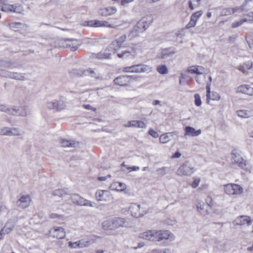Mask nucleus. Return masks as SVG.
I'll list each match as a JSON object with an SVG mask.
<instances>
[{
  "mask_svg": "<svg viewBox=\"0 0 253 253\" xmlns=\"http://www.w3.org/2000/svg\"><path fill=\"white\" fill-rule=\"evenodd\" d=\"M148 133L154 138H157L159 137L158 133L152 128H150L149 130Z\"/></svg>",
  "mask_w": 253,
  "mask_h": 253,
  "instance_id": "864d4df0",
  "label": "nucleus"
},
{
  "mask_svg": "<svg viewBox=\"0 0 253 253\" xmlns=\"http://www.w3.org/2000/svg\"><path fill=\"white\" fill-rule=\"evenodd\" d=\"M137 48L132 46L127 49L123 51L120 53L117 54V56L120 58H134L137 55Z\"/></svg>",
  "mask_w": 253,
  "mask_h": 253,
  "instance_id": "0eeeda50",
  "label": "nucleus"
},
{
  "mask_svg": "<svg viewBox=\"0 0 253 253\" xmlns=\"http://www.w3.org/2000/svg\"><path fill=\"white\" fill-rule=\"evenodd\" d=\"M231 155L234 164H236L245 171H250V167L248 165L247 161L244 160L236 150H232Z\"/></svg>",
  "mask_w": 253,
  "mask_h": 253,
  "instance_id": "20e7f679",
  "label": "nucleus"
},
{
  "mask_svg": "<svg viewBox=\"0 0 253 253\" xmlns=\"http://www.w3.org/2000/svg\"><path fill=\"white\" fill-rule=\"evenodd\" d=\"M207 99L212 100H218L220 99V95L216 92H211L209 97H207Z\"/></svg>",
  "mask_w": 253,
  "mask_h": 253,
  "instance_id": "c9c22d12",
  "label": "nucleus"
},
{
  "mask_svg": "<svg viewBox=\"0 0 253 253\" xmlns=\"http://www.w3.org/2000/svg\"><path fill=\"white\" fill-rule=\"evenodd\" d=\"M138 78L137 76H120L116 77L113 81L114 84L120 86L128 85L134 80Z\"/></svg>",
  "mask_w": 253,
  "mask_h": 253,
  "instance_id": "39448f33",
  "label": "nucleus"
},
{
  "mask_svg": "<svg viewBox=\"0 0 253 253\" xmlns=\"http://www.w3.org/2000/svg\"><path fill=\"white\" fill-rule=\"evenodd\" d=\"M203 14V11L202 10L197 11L194 13H193L191 16V18L193 19L195 21L197 22V20L201 17V16Z\"/></svg>",
  "mask_w": 253,
  "mask_h": 253,
  "instance_id": "58836bf2",
  "label": "nucleus"
},
{
  "mask_svg": "<svg viewBox=\"0 0 253 253\" xmlns=\"http://www.w3.org/2000/svg\"><path fill=\"white\" fill-rule=\"evenodd\" d=\"M10 66V62L2 59H0V67H9Z\"/></svg>",
  "mask_w": 253,
  "mask_h": 253,
  "instance_id": "a18cd8bd",
  "label": "nucleus"
},
{
  "mask_svg": "<svg viewBox=\"0 0 253 253\" xmlns=\"http://www.w3.org/2000/svg\"><path fill=\"white\" fill-rule=\"evenodd\" d=\"M46 107L49 110L53 109L57 111H60L65 108L66 105L62 101L55 100L53 102H47Z\"/></svg>",
  "mask_w": 253,
  "mask_h": 253,
  "instance_id": "6e6552de",
  "label": "nucleus"
},
{
  "mask_svg": "<svg viewBox=\"0 0 253 253\" xmlns=\"http://www.w3.org/2000/svg\"><path fill=\"white\" fill-rule=\"evenodd\" d=\"M70 199L74 204L79 206L82 205V202L84 201V198L78 194H72L70 196Z\"/></svg>",
  "mask_w": 253,
  "mask_h": 253,
  "instance_id": "412c9836",
  "label": "nucleus"
},
{
  "mask_svg": "<svg viewBox=\"0 0 253 253\" xmlns=\"http://www.w3.org/2000/svg\"><path fill=\"white\" fill-rule=\"evenodd\" d=\"M238 225H244L247 223L248 225L252 224V221L249 216L242 215L236 218L235 220Z\"/></svg>",
  "mask_w": 253,
  "mask_h": 253,
  "instance_id": "6ab92c4d",
  "label": "nucleus"
},
{
  "mask_svg": "<svg viewBox=\"0 0 253 253\" xmlns=\"http://www.w3.org/2000/svg\"><path fill=\"white\" fill-rule=\"evenodd\" d=\"M10 115L25 116L27 115L26 108L24 107L13 106L11 108Z\"/></svg>",
  "mask_w": 253,
  "mask_h": 253,
  "instance_id": "4468645a",
  "label": "nucleus"
},
{
  "mask_svg": "<svg viewBox=\"0 0 253 253\" xmlns=\"http://www.w3.org/2000/svg\"><path fill=\"white\" fill-rule=\"evenodd\" d=\"M16 128H13L11 129H9L8 128H5L4 129H2L1 130V134L2 135H15V133H13V131H16Z\"/></svg>",
  "mask_w": 253,
  "mask_h": 253,
  "instance_id": "2f4dec72",
  "label": "nucleus"
},
{
  "mask_svg": "<svg viewBox=\"0 0 253 253\" xmlns=\"http://www.w3.org/2000/svg\"><path fill=\"white\" fill-rule=\"evenodd\" d=\"M118 184V187H116V188H118L116 189L117 191H123L126 188V185L123 183L116 182L115 184Z\"/></svg>",
  "mask_w": 253,
  "mask_h": 253,
  "instance_id": "603ef678",
  "label": "nucleus"
},
{
  "mask_svg": "<svg viewBox=\"0 0 253 253\" xmlns=\"http://www.w3.org/2000/svg\"><path fill=\"white\" fill-rule=\"evenodd\" d=\"M193 69H188V72L192 74H202L204 72V68L201 66H193Z\"/></svg>",
  "mask_w": 253,
  "mask_h": 253,
  "instance_id": "5701e85b",
  "label": "nucleus"
},
{
  "mask_svg": "<svg viewBox=\"0 0 253 253\" xmlns=\"http://www.w3.org/2000/svg\"><path fill=\"white\" fill-rule=\"evenodd\" d=\"M16 6L12 4H4L1 7V10L4 12H15Z\"/></svg>",
  "mask_w": 253,
  "mask_h": 253,
  "instance_id": "a878e982",
  "label": "nucleus"
},
{
  "mask_svg": "<svg viewBox=\"0 0 253 253\" xmlns=\"http://www.w3.org/2000/svg\"><path fill=\"white\" fill-rule=\"evenodd\" d=\"M153 20L151 15H147L143 17L133 27L132 33L136 34L144 32L149 27Z\"/></svg>",
  "mask_w": 253,
  "mask_h": 253,
  "instance_id": "7ed1b4c3",
  "label": "nucleus"
},
{
  "mask_svg": "<svg viewBox=\"0 0 253 253\" xmlns=\"http://www.w3.org/2000/svg\"><path fill=\"white\" fill-rule=\"evenodd\" d=\"M232 9L231 8L227 7L222 9L220 13L221 16H228L231 14Z\"/></svg>",
  "mask_w": 253,
  "mask_h": 253,
  "instance_id": "f704fd0d",
  "label": "nucleus"
},
{
  "mask_svg": "<svg viewBox=\"0 0 253 253\" xmlns=\"http://www.w3.org/2000/svg\"><path fill=\"white\" fill-rule=\"evenodd\" d=\"M22 25V23L20 22H13L10 24V27L11 28L14 29H18L20 28V26Z\"/></svg>",
  "mask_w": 253,
  "mask_h": 253,
  "instance_id": "6e6d98bb",
  "label": "nucleus"
},
{
  "mask_svg": "<svg viewBox=\"0 0 253 253\" xmlns=\"http://www.w3.org/2000/svg\"><path fill=\"white\" fill-rule=\"evenodd\" d=\"M108 192L106 190H98L95 193V197L97 201H101L105 200L104 198V194Z\"/></svg>",
  "mask_w": 253,
  "mask_h": 253,
  "instance_id": "393cba45",
  "label": "nucleus"
},
{
  "mask_svg": "<svg viewBox=\"0 0 253 253\" xmlns=\"http://www.w3.org/2000/svg\"><path fill=\"white\" fill-rule=\"evenodd\" d=\"M12 229V227L11 226L6 225L1 229V232L4 231L5 233L7 234L10 233Z\"/></svg>",
  "mask_w": 253,
  "mask_h": 253,
  "instance_id": "3c124183",
  "label": "nucleus"
},
{
  "mask_svg": "<svg viewBox=\"0 0 253 253\" xmlns=\"http://www.w3.org/2000/svg\"><path fill=\"white\" fill-rule=\"evenodd\" d=\"M51 236L57 239H63L66 235L65 231L61 227H54L49 230Z\"/></svg>",
  "mask_w": 253,
  "mask_h": 253,
  "instance_id": "9d476101",
  "label": "nucleus"
},
{
  "mask_svg": "<svg viewBox=\"0 0 253 253\" xmlns=\"http://www.w3.org/2000/svg\"><path fill=\"white\" fill-rule=\"evenodd\" d=\"M61 146L63 147L75 148L79 146V143L74 140H66L61 139L60 141Z\"/></svg>",
  "mask_w": 253,
  "mask_h": 253,
  "instance_id": "2eb2a0df",
  "label": "nucleus"
},
{
  "mask_svg": "<svg viewBox=\"0 0 253 253\" xmlns=\"http://www.w3.org/2000/svg\"><path fill=\"white\" fill-rule=\"evenodd\" d=\"M193 168L190 167L187 163H185L177 169L176 174L179 176H188L193 173Z\"/></svg>",
  "mask_w": 253,
  "mask_h": 253,
  "instance_id": "1a4fd4ad",
  "label": "nucleus"
},
{
  "mask_svg": "<svg viewBox=\"0 0 253 253\" xmlns=\"http://www.w3.org/2000/svg\"><path fill=\"white\" fill-rule=\"evenodd\" d=\"M14 72H5V77L13 79Z\"/></svg>",
  "mask_w": 253,
  "mask_h": 253,
  "instance_id": "680f3d73",
  "label": "nucleus"
},
{
  "mask_svg": "<svg viewBox=\"0 0 253 253\" xmlns=\"http://www.w3.org/2000/svg\"><path fill=\"white\" fill-rule=\"evenodd\" d=\"M126 219L121 217H114L104 220L102 223L104 230L114 231L119 228L125 227Z\"/></svg>",
  "mask_w": 253,
  "mask_h": 253,
  "instance_id": "f03ea898",
  "label": "nucleus"
},
{
  "mask_svg": "<svg viewBox=\"0 0 253 253\" xmlns=\"http://www.w3.org/2000/svg\"><path fill=\"white\" fill-rule=\"evenodd\" d=\"M72 72L74 74H77L80 76H90L91 77L94 78L96 80H102L103 78L102 76L96 72H95L91 68H88L82 72H78L77 70H73Z\"/></svg>",
  "mask_w": 253,
  "mask_h": 253,
  "instance_id": "423d86ee",
  "label": "nucleus"
},
{
  "mask_svg": "<svg viewBox=\"0 0 253 253\" xmlns=\"http://www.w3.org/2000/svg\"><path fill=\"white\" fill-rule=\"evenodd\" d=\"M94 21L95 20H90V21H85V23L86 24L85 25L86 26H89V27H94Z\"/></svg>",
  "mask_w": 253,
  "mask_h": 253,
  "instance_id": "0e129e2a",
  "label": "nucleus"
},
{
  "mask_svg": "<svg viewBox=\"0 0 253 253\" xmlns=\"http://www.w3.org/2000/svg\"><path fill=\"white\" fill-rule=\"evenodd\" d=\"M0 111L4 112L10 114L11 108L7 107L6 106L3 105H0Z\"/></svg>",
  "mask_w": 253,
  "mask_h": 253,
  "instance_id": "de8ad7c7",
  "label": "nucleus"
},
{
  "mask_svg": "<svg viewBox=\"0 0 253 253\" xmlns=\"http://www.w3.org/2000/svg\"><path fill=\"white\" fill-rule=\"evenodd\" d=\"M111 54L100 52L95 54L94 57L98 59H109L110 58Z\"/></svg>",
  "mask_w": 253,
  "mask_h": 253,
  "instance_id": "cd10ccee",
  "label": "nucleus"
},
{
  "mask_svg": "<svg viewBox=\"0 0 253 253\" xmlns=\"http://www.w3.org/2000/svg\"><path fill=\"white\" fill-rule=\"evenodd\" d=\"M133 65L131 66H129V67H125L123 69V71L124 72H131V73H133L132 70H133Z\"/></svg>",
  "mask_w": 253,
  "mask_h": 253,
  "instance_id": "13d9d810",
  "label": "nucleus"
},
{
  "mask_svg": "<svg viewBox=\"0 0 253 253\" xmlns=\"http://www.w3.org/2000/svg\"><path fill=\"white\" fill-rule=\"evenodd\" d=\"M200 182V179H195L191 184V186L193 188H196Z\"/></svg>",
  "mask_w": 253,
  "mask_h": 253,
  "instance_id": "bf43d9fd",
  "label": "nucleus"
},
{
  "mask_svg": "<svg viewBox=\"0 0 253 253\" xmlns=\"http://www.w3.org/2000/svg\"><path fill=\"white\" fill-rule=\"evenodd\" d=\"M248 21V19L246 18H244L241 19L239 21H236L232 23V27L233 28H237L241 25H242L244 22Z\"/></svg>",
  "mask_w": 253,
  "mask_h": 253,
  "instance_id": "ea45409f",
  "label": "nucleus"
},
{
  "mask_svg": "<svg viewBox=\"0 0 253 253\" xmlns=\"http://www.w3.org/2000/svg\"><path fill=\"white\" fill-rule=\"evenodd\" d=\"M237 115L241 118H249L253 115V111L240 110L236 112Z\"/></svg>",
  "mask_w": 253,
  "mask_h": 253,
  "instance_id": "4be33fe9",
  "label": "nucleus"
},
{
  "mask_svg": "<svg viewBox=\"0 0 253 253\" xmlns=\"http://www.w3.org/2000/svg\"><path fill=\"white\" fill-rule=\"evenodd\" d=\"M13 76H14L13 77V79L14 80L23 81L25 79L24 75L23 74L14 72Z\"/></svg>",
  "mask_w": 253,
  "mask_h": 253,
  "instance_id": "4c0bfd02",
  "label": "nucleus"
},
{
  "mask_svg": "<svg viewBox=\"0 0 253 253\" xmlns=\"http://www.w3.org/2000/svg\"><path fill=\"white\" fill-rule=\"evenodd\" d=\"M102 27H107L109 28H114L112 25L109 24L107 21H102Z\"/></svg>",
  "mask_w": 253,
  "mask_h": 253,
  "instance_id": "e2e57ef3",
  "label": "nucleus"
},
{
  "mask_svg": "<svg viewBox=\"0 0 253 253\" xmlns=\"http://www.w3.org/2000/svg\"><path fill=\"white\" fill-rule=\"evenodd\" d=\"M111 10H112V8L110 7L102 8L99 10L98 13L100 15L106 17L111 14L110 12Z\"/></svg>",
  "mask_w": 253,
  "mask_h": 253,
  "instance_id": "bb28decb",
  "label": "nucleus"
},
{
  "mask_svg": "<svg viewBox=\"0 0 253 253\" xmlns=\"http://www.w3.org/2000/svg\"><path fill=\"white\" fill-rule=\"evenodd\" d=\"M233 184H228L224 186V191L228 195H234L235 191H233Z\"/></svg>",
  "mask_w": 253,
  "mask_h": 253,
  "instance_id": "c756f323",
  "label": "nucleus"
},
{
  "mask_svg": "<svg viewBox=\"0 0 253 253\" xmlns=\"http://www.w3.org/2000/svg\"><path fill=\"white\" fill-rule=\"evenodd\" d=\"M246 40L249 47L251 48L253 46V35H249L246 37Z\"/></svg>",
  "mask_w": 253,
  "mask_h": 253,
  "instance_id": "37998d69",
  "label": "nucleus"
},
{
  "mask_svg": "<svg viewBox=\"0 0 253 253\" xmlns=\"http://www.w3.org/2000/svg\"><path fill=\"white\" fill-rule=\"evenodd\" d=\"M137 126L136 127L140 128H145L146 127V124L141 121H137Z\"/></svg>",
  "mask_w": 253,
  "mask_h": 253,
  "instance_id": "4d7b16f0",
  "label": "nucleus"
},
{
  "mask_svg": "<svg viewBox=\"0 0 253 253\" xmlns=\"http://www.w3.org/2000/svg\"><path fill=\"white\" fill-rule=\"evenodd\" d=\"M52 194L53 196H58L59 197L63 198L65 195H67V193H66V191L64 189H58L54 190L52 192Z\"/></svg>",
  "mask_w": 253,
  "mask_h": 253,
  "instance_id": "c85d7f7f",
  "label": "nucleus"
},
{
  "mask_svg": "<svg viewBox=\"0 0 253 253\" xmlns=\"http://www.w3.org/2000/svg\"><path fill=\"white\" fill-rule=\"evenodd\" d=\"M80 45V43L78 44H74L73 43L67 44H66V47H70L71 50L73 51H76L79 47V46Z\"/></svg>",
  "mask_w": 253,
  "mask_h": 253,
  "instance_id": "c03bdc74",
  "label": "nucleus"
},
{
  "mask_svg": "<svg viewBox=\"0 0 253 253\" xmlns=\"http://www.w3.org/2000/svg\"><path fill=\"white\" fill-rule=\"evenodd\" d=\"M126 39V35L119 37L111 42L110 47L114 50H118L122 47V44Z\"/></svg>",
  "mask_w": 253,
  "mask_h": 253,
  "instance_id": "9b49d317",
  "label": "nucleus"
},
{
  "mask_svg": "<svg viewBox=\"0 0 253 253\" xmlns=\"http://www.w3.org/2000/svg\"><path fill=\"white\" fill-rule=\"evenodd\" d=\"M84 201L82 202V205H80L81 206H88V207H93L94 206V203H93L89 200L84 199Z\"/></svg>",
  "mask_w": 253,
  "mask_h": 253,
  "instance_id": "49530a36",
  "label": "nucleus"
},
{
  "mask_svg": "<svg viewBox=\"0 0 253 253\" xmlns=\"http://www.w3.org/2000/svg\"><path fill=\"white\" fill-rule=\"evenodd\" d=\"M31 202V198L29 195L22 196L16 202L17 207L25 209L28 207Z\"/></svg>",
  "mask_w": 253,
  "mask_h": 253,
  "instance_id": "f8f14e48",
  "label": "nucleus"
},
{
  "mask_svg": "<svg viewBox=\"0 0 253 253\" xmlns=\"http://www.w3.org/2000/svg\"><path fill=\"white\" fill-rule=\"evenodd\" d=\"M251 88L249 85H242L238 87V91L243 93L249 94V90Z\"/></svg>",
  "mask_w": 253,
  "mask_h": 253,
  "instance_id": "7c9ffc66",
  "label": "nucleus"
},
{
  "mask_svg": "<svg viewBox=\"0 0 253 253\" xmlns=\"http://www.w3.org/2000/svg\"><path fill=\"white\" fill-rule=\"evenodd\" d=\"M139 237L151 241H161L163 240L170 241L173 240V236L168 230L155 231L149 230L140 234Z\"/></svg>",
  "mask_w": 253,
  "mask_h": 253,
  "instance_id": "f257e3e1",
  "label": "nucleus"
},
{
  "mask_svg": "<svg viewBox=\"0 0 253 253\" xmlns=\"http://www.w3.org/2000/svg\"><path fill=\"white\" fill-rule=\"evenodd\" d=\"M196 24V21H195L193 19L190 18V21L186 26V29H190L191 28L194 27Z\"/></svg>",
  "mask_w": 253,
  "mask_h": 253,
  "instance_id": "8fccbe9b",
  "label": "nucleus"
},
{
  "mask_svg": "<svg viewBox=\"0 0 253 253\" xmlns=\"http://www.w3.org/2000/svg\"><path fill=\"white\" fill-rule=\"evenodd\" d=\"M160 141L162 143H166L169 141V138L166 134H163L160 137Z\"/></svg>",
  "mask_w": 253,
  "mask_h": 253,
  "instance_id": "79ce46f5",
  "label": "nucleus"
},
{
  "mask_svg": "<svg viewBox=\"0 0 253 253\" xmlns=\"http://www.w3.org/2000/svg\"><path fill=\"white\" fill-rule=\"evenodd\" d=\"M133 73H143L150 71L151 68L149 66L144 64H137L133 65Z\"/></svg>",
  "mask_w": 253,
  "mask_h": 253,
  "instance_id": "dca6fc26",
  "label": "nucleus"
},
{
  "mask_svg": "<svg viewBox=\"0 0 253 253\" xmlns=\"http://www.w3.org/2000/svg\"><path fill=\"white\" fill-rule=\"evenodd\" d=\"M133 0H121V4L122 5H125L126 4L133 1Z\"/></svg>",
  "mask_w": 253,
  "mask_h": 253,
  "instance_id": "338daca9",
  "label": "nucleus"
},
{
  "mask_svg": "<svg viewBox=\"0 0 253 253\" xmlns=\"http://www.w3.org/2000/svg\"><path fill=\"white\" fill-rule=\"evenodd\" d=\"M50 218H58L59 219L63 220L64 219V216L62 214H58L57 213H52L50 214L49 216Z\"/></svg>",
  "mask_w": 253,
  "mask_h": 253,
  "instance_id": "09e8293b",
  "label": "nucleus"
},
{
  "mask_svg": "<svg viewBox=\"0 0 253 253\" xmlns=\"http://www.w3.org/2000/svg\"><path fill=\"white\" fill-rule=\"evenodd\" d=\"M157 71L162 75L167 74L168 73V68L165 65H162L158 66L157 68Z\"/></svg>",
  "mask_w": 253,
  "mask_h": 253,
  "instance_id": "473e14b6",
  "label": "nucleus"
},
{
  "mask_svg": "<svg viewBox=\"0 0 253 253\" xmlns=\"http://www.w3.org/2000/svg\"><path fill=\"white\" fill-rule=\"evenodd\" d=\"M210 86H211V84L208 83L206 85L207 97H209V96L210 95V93H211V90H210V89H211Z\"/></svg>",
  "mask_w": 253,
  "mask_h": 253,
  "instance_id": "052dcab7",
  "label": "nucleus"
},
{
  "mask_svg": "<svg viewBox=\"0 0 253 253\" xmlns=\"http://www.w3.org/2000/svg\"><path fill=\"white\" fill-rule=\"evenodd\" d=\"M202 0H189L188 1V6L191 10H193L196 8L198 7L200 4Z\"/></svg>",
  "mask_w": 253,
  "mask_h": 253,
  "instance_id": "b1692460",
  "label": "nucleus"
},
{
  "mask_svg": "<svg viewBox=\"0 0 253 253\" xmlns=\"http://www.w3.org/2000/svg\"><path fill=\"white\" fill-rule=\"evenodd\" d=\"M205 204L204 203L202 204L201 202H199L196 205V208L197 211L202 214H205L206 213V211L205 210L204 208Z\"/></svg>",
  "mask_w": 253,
  "mask_h": 253,
  "instance_id": "72a5a7b5",
  "label": "nucleus"
},
{
  "mask_svg": "<svg viewBox=\"0 0 253 253\" xmlns=\"http://www.w3.org/2000/svg\"><path fill=\"white\" fill-rule=\"evenodd\" d=\"M88 245V242H84L82 240H79L75 242H69V247L71 248H82L86 247Z\"/></svg>",
  "mask_w": 253,
  "mask_h": 253,
  "instance_id": "aec40b11",
  "label": "nucleus"
},
{
  "mask_svg": "<svg viewBox=\"0 0 253 253\" xmlns=\"http://www.w3.org/2000/svg\"><path fill=\"white\" fill-rule=\"evenodd\" d=\"M129 211L132 216L138 218L143 216V211H141L140 205L136 204H132L129 208Z\"/></svg>",
  "mask_w": 253,
  "mask_h": 253,
  "instance_id": "ddd939ff",
  "label": "nucleus"
},
{
  "mask_svg": "<svg viewBox=\"0 0 253 253\" xmlns=\"http://www.w3.org/2000/svg\"><path fill=\"white\" fill-rule=\"evenodd\" d=\"M94 24V27H102V21L95 20Z\"/></svg>",
  "mask_w": 253,
  "mask_h": 253,
  "instance_id": "69168bd1",
  "label": "nucleus"
},
{
  "mask_svg": "<svg viewBox=\"0 0 253 253\" xmlns=\"http://www.w3.org/2000/svg\"><path fill=\"white\" fill-rule=\"evenodd\" d=\"M181 154L180 152L178 151L174 153L173 155L172 156V158H179L181 156Z\"/></svg>",
  "mask_w": 253,
  "mask_h": 253,
  "instance_id": "774afa93",
  "label": "nucleus"
},
{
  "mask_svg": "<svg viewBox=\"0 0 253 253\" xmlns=\"http://www.w3.org/2000/svg\"><path fill=\"white\" fill-rule=\"evenodd\" d=\"M201 133V130L200 129L196 130L194 127L190 126H187L185 127L184 135L197 136L200 135Z\"/></svg>",
  "mask_w": 253,
  "mask_h": 253,
  "instance_id": "f3484780",
  "label": "nucleus"
},
{
  "mask_svg": "<svg viewBox=\"0 0 253 253\" xmlns=\"http://www.w3.org/2000/svg\"><path fill=\"white\" fill-rule=\"evenodd\" d=\"M194 103L195 105L198 107L200 106L202 104V101L200 95L198 93L195 94L194 95Z\"/></svg>",
  "mask_w": 253,
  "mask_h": 253,
  "instance_id": "a19ab883",
  "label": "nucleus"
},
{
  "mask_svg": "<svg viewBox=\"0 0 253 253\" xmlns=\"http://www.w3.org/2000/svg\"><path fill=\"white\" fill-rule=\"evenodd\" d=\"M175 52L171 50V48H166L162 49L161 52L158 55V57L160 59H166L169 57L170 55L173 54Z\"/></svg>",
  "mask_w": 253,
  "mask_h": 253,
  "instance_id": "a211bd4d",
  "label": "nucleus"
},
{
  "mask_svg": "<svg viewBox=\"0 0 253 253\" xmlns=\"http://www.w3.org/2000/svg\"><path fill=\"white\" fill-rule=\"evenodd\" d=\"M207 204L210 207L213 205V200L211 196H208L206 199Z\"/></svg>",
  "mask_w": 253,
  "mask_h": 253,
  "instance_id": "5fc2aeb1",
  "label": "nucleus"
},
{
  "mask_svg": "<svg viewBox=\"0 0 253 253\" xmlns=\"http://www.w3.org/2000/svg\"><path fill=\"white\" fill-rule=\"evenodd\" d=\"M233 191H235L234 195L240 194L243 192V188L239 185L233 184Z\"/></svg>",
  "mask_w": 253,
  "mask_h": 253,
  "instance_id": "e433bc0d",
  "label": "nucleus"
}]
</instances>
